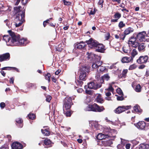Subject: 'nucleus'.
Returning <instances> with one entry per match:
<instances>
[{"label": "nucleus", "instance_id": "34", "mask_svg": "<svg viewBox=\"0 0 149 149\" xmlns=\"http://www.w3.org/2000/svg\"><path fill=\"white\" fill-rule=\"evenodd\" d=\"M105 67L103 66H101V65H100L99 66L98 68L97 69V71L99 72H103L105 70Z\"/></svg>", "mask_w": 149, "mask_h": 149}, {"label": "nucleus", "instance_id": "29", "mask_svg": "<svg viewBox=\"0 0 149 149\" xmlns=\"http://www.w3.org/2000/svg\"><path fill=\"white\" fill-rule=\"evenodd\" d=\"M12 69L16 71L17 72H19V71L18 69L15 67H3L2 68V70H10Z\"/></svg>", "mask_w": 149, "mask_h": 149}, {"label": "nucleus", "instance_id": "54", "mask_svg": "<svg viewBox=\"0 0 149 149\" xmlns=\"http://www.w3.org/2000/svg\"><path fill=\"white\" fill-rule=\"evenodd\" d=\"M64 5H70L71 4V3L70 1H67L65 0H63Z\"/></svg>", "mask_w": 149, "mask_h": 149}, {"label": "nucleus", "instance_id": "9", "mask_svg": "<svg viewBox=\"0 0 149 149\" xmlns=\"http://www.w3.org/2000/svg\"><path fill=\"white\" fill-rule=\"evenodd\" d=\"M103 132L105 134L108 135L109 137L111 136L113 134L116 132V130L114 129H111L109 127H106L104 128Z\"/></svg>", "mask_w": 149, "mask_h": 149}, {"label": "nucleus", "instance_id": "49", "mask_svg": "<svg viewBox=\"0 0 149 149\" xmlns=\"http://www.w3.org/2000/svg\"><path fill=\"white\" fill-rule=\"evenodd\" d=\"M106 145L107 146H110V145L112 144L113 142L111 140H109L106 142Z\"/></svg>", "mask_w": 149, "mask_h": 149}, {"label": "nucleus", "instance_id": "63", "mask_svg": "<svg viewBox=\"0 0 149 149\" xmlns=\"http://www.w3.org/2000/svg\"><path fill=\"white\" fill-rule=\"evenodd\" d=\"M77 90L78 93H82L83 91V90L81 88H77Z\"/></svg>", "mask_w": 149, "mask_h": 149}, {"label": "nucleus", "instance_id": "37", "mask_svg": "<svg viewBox=\"0 0 149 149\" xmlns=\"http://www.w3.org/2000/svg\"><path fill=\"white\" fill-rule=\"evenodd\" d=\"M135 90L137 92H139L141 91V87L140 84L136 85L135 88Z\"/></svg>", "mask_w": 149, "mask_h": 149}, {"label": "nucleus", "instance_id": "28", "mask_svg": "<svg viewBox=\"0 0 149 149\" xmlns=\"http://www.w3.org/2000/svg\"><path fill=\"white\" fill-rule=\"evenodd\" d=\"M96 100L97 102L102 103L103 102V99L102 98L101 95L98 94L96 96Z\"/></svg>", "mask_w": 149, "mask_h": 149}, {"label": "nucleus", "instance_id": "64", "mask_svg": "<svg viewBox=\"0 0 149 149\" xmlns=\"http://www.w3.org/2000/svg\"><path fill=\"white\" fill-rule=\"evenodd\" d=\"M130 143L127 144L125 146V148L126 149H129L130 147Z\"/></svg>", "mask_w": 149, "mask_h": 149}, {"label": "nucleus", "instance_id": "5", "mask_svg": "<svg viewBox=\"0 0 149 149\" xmlns=\"http://www.w3.org/2000/svg\"><path fill=\"white\" fill-rule=\"evenodd\" d=\"M86 42L88 45V47L91 48H95L98 43L97 41L94 40L92 38H90L88 40L86 41Z\"/></svg>", "mask_w": 149, "mask_h": 149}, {"label": "nucleus", "instance_id": "61", "mask_svg": "<svg viewBox=\"0 0 149 149\" xmlns=\"http://www.w3.org/2000/svg\"><path fill=\"white\" fill-rule=\"evenodd\" d=\"M86 93L88 94L91 95L92 94V92L91 90H86L85 91Z\"/></svg>", "mask_w": 149, "mask_h": 149}, {"label": "nucleus", "instance_id": "38", "mask_svg": "<svg viewBox=\"0 0 149 149\" xmlns=\"http://www.w3.org/2000/svg\"><path fill=\"white\" fill-rule=\"evenodd\" d=\"M28 116L29 119L31 120H33L35 118L36 116L33 113H30L28 115Z\"/></svg>", "mask_w": 149, "mask_h": 149}, {"label": "nucleus", "instance_id": "7", "mask_svg": "<svg viewBox=\"0 0 149 149\" xmlns=\"http://www.w3.org/2000/svg\"><path fill=\"white\" fill-rule=\"evenodd\" d=\"M88 88L90 89L96 90L100 88L102 85L100 83L95 84L93 82H91L88 83Z\"/></svg>", "mask_w": 149, "mask_h": 149}, {"label": "nucleus", "instance_id": "23", "mask_svg": "<svg viewBox=\"0 0 149 149\" xmlns=\"http://www.w3.org/2000/svg\"><path fill=\"white\" fill-rule=\"evenodd\" d=\"M44 143L45 145L46 146L45 147L48 148L51 146V141L50 139H46L44 141Z\"/></svg>", "mask_w": 149, "mask_h": 149}, {"label": "nucleus", "instance_id": "4", "mask_svg": "<svg viewBox=\"0 0 149 149\" xmlns=\"http://www.w3.org/2000/svg\"><path fill=\"white\" fill-rule=\"evenodd\" d=\"M130 106H119L114 110V111L117 113L119 114L123 112L130 109L131 108Z\"/></svg>", "mask_w": 149, "mask_h": 149}, {"label": "nucleus", "instance_id": "44", "mask_svg": "<svg viewBox=\"0 0 149 149\" xmlns=\"http://www.w3.org/2000/svg\"><path fill=\"white\" fill-rule=\"evenodd\" d=\"M75 83L77 85L80 86H81L83 83L82 81H80L79 80L76 81Z\"/></svg>", "mask_w": 149, "mask_h": 149}, {"label": "nucleus", "instance_id": "2", "mask_svg": "<svg viewBox=\"0 0 149 149\" xmlns=\"http://www.w3.org/2000/svg\"><path fill=\"white\" fill-rule=\"evenodd\" d=\"M21 7L20 6L17 7H16L15 9L17 12H18V13L15 19V21H24L25 17V10L24 9L22 11H21Z\"/></svg>", "mask_w": 149, "mask_h": 149}, {"label": "nucleus", "instance_id": "27", "mask_svg": "<svg viewBox=\"0 0 149 149\" xmlns=\"http://www.w3.org/2000/svg\"><path fill=\"white\" fill-rule=\"evenodd\" d=\"M134 29L131 27H129L125 29L124 31V34L125 35H127L132 32Z\"/></svg>", "mask_w": 149, "mask_h": 149}, {"label": "nucleus", "instance_id": "59", "mask_svg": "<svg viewBox=\"0 0 149 149\" xmlns=\"http://www.w3.org/2000/svg\"><path fill=\"white\" fill-rule=\"evenodd\" d=\"M123 145L121 144H118L117 146V148L118 149H123Z\"/></svg>", "mask_w": 149, "mask_h": 149}, {"label": "nucleus", "instance_id": "62", "mask_svg": "<svg viewBox=\"0 0 149 149\" xmlns=\"http://www.w3.org/2000/svg\"><path fill=\"white\" fill-rule=\"evenodd\" d=\"M5 106V104L4 103L2 102L0 104V107L1 108L3 109Z\"/></svg>", "mask_w": 149, "mask_h": 149}, {"label": "nucleus", "instance_id": "15", "mask_svg": "<svg viewBox=\"0 0 149 149\" xmlns=\"http://www.w3.org/2000/svg\"><path fill=\"white\" fill-rule=\"evenodd\" d=\"M114 90L113 88H112L111 85L109 84V88L105 89V95L107 96H110L111 95V92H113Z\"/></svg>", "mask_w": 149, "mask_h": 149}, {"label": "nucleus", "instance_id": "22", "mask_svg": "<svg viewBox=\"0 0 149 149\" xmlns=\"http://www.w3.org/2000/svg\"><path fill=\"white\" fill-rule=\"evenodd\" d=\"M110 77L108 74H106L104 75L102 77V78H101L100 79V84H102L103 83L104 80L108 81Z\"/></svg>", "mask_w": 149, "mask_h": 149}, {"label": "nucleus", "instance_id": "47", "mask_svg": "<svg viewBox=\"0 0 149 149\" xmlns=\"http://www.w3.org/2000/svg\"><path fill=\"white\" fill-rule=\"evenodd\" d=\"M139 149H146V144H141L139 146Z\"/></svg>", "mask_w": 149, "mask_h": 149}, {"label": "nucleus", "instance_id": "6", "mask_svg": "<svg viewBox=\"0 0 149 149\" xmlns=\"http://www.w3.org/2000/svg\"><path fill=\"white\" fill-rule=\"evenodd\" d=\"M91 108L92 109L91 111L95 112H101L104 109L103 107H99L95 103L91 105Z\"/></svg>", "mask_w": 149, "mask_h": 149}, {"label": "nucleus", "instance_id": "14", "mask_svg": "<svg viewBox=\"0 0 149 149\" xmlns=\"http://www.w3.org/2000/svg\"><path fill=\"white\" fill-rule=\"evenodd\" d=\"M11 147L13 149H22L23 148L22 145L17 142H13L12 144Z\"/></svg>", "mask_w": 149, "mask_h": 149}, {"label": "nucleus", "instance_id": "45", "mask_svg": "<svg viewBox=\"0 0 149 149\" xmlns=\"http://www.w3.org/2000/svg\"><path fill=\"white\" fill-rule=\"evenodd\" d=\"M122 49L123 51L125 53H127L130 52V50L127 49V47L126 46L123 47Z\"/></svg>", "mask_w": 149, "mask_h": 149}, {"label": "nucleus", "instance_id": "51", "mask_svg": "<svg viewBox=\"0 0 149 149\" xmlns=\"http://www.w3.org/2000/svg\"><path fill=\"white\" fill-rule=\"evenodd\" d=\"M117 93L119 95H123V93L122 91L120 89V88H118L117 90Z\"/></svg>", "mask_w": 149, "mask_h": 149}, {"label": "nucleus", "instance_id": "32", "mask_svg": "<svg viewBox=\"0 0 149 149\" xmlns=\"http://www.w3.org/2000/svg\"><path fill=\"white\" fill-rule=\"evenodd\" d=\"M41 132L44 135L46 136H48L50 134L49 131L47 129H45L44 130L42 129Z\"/></svg>", "mask_w": 149, "mask_h": 149}, {"label": "nucleus", "instance_id": "25", "mask_svg": "<svg viewBox=\"0 0 149 149\" xmlns=\"http://www.w3.org/2000/svg\"><path fill=\"white\" fill-rule=\"evenodd\" d=\"M72 104L67 103H64L63 105V110L64 112H65V111L69 109L70 108L71 105Z\"/></svg>", "mask_w": 149, "mask_h": 149}, {"label": "nucleus", "instance_id": "30", "mask_svg": "<svg viewBox=\"0 0 149 149\" xmlns=\"http://www.w3.org/2000/svg\"><path fill=\"white\" fill-rule=\"evenodd\" d=\"M130 54L131 55L130 57L133 60L134 58L138 54V52L136 49H133L131 52Z\"/></svg>", "mask_w": 149, "mask_h": 149}, {"label": "nucleus", "instance_id": "40", "mask_svg": "<svg viewBox=\"0 0 149 149\" xmlns=\"http://www.w3.org/2000/svg\"><path fill=\"white\" fill-rule=\"evenodd\" d=\"M51 77V74L49 73H47V74L45 76V79L47 80L48 82H49L50 81V77Z\"/></svg>", "mask_w": 149, "mask_h": 149}, {"label": "nucleus", "instance_id": "8", "mask_svg": "<svg viewBox=\"0 0 149 149\" xmlns=\"http://www.w3.org/2000/svg\"><path fill=\"white\" fill-rule=\"evenodd\" d=\"M148 58V57L147 55L141 56L136 61L138 63H145L147 62Z\"/></svg>", "mask_w": 149, "mask_h": 149}, {"label": "nucleus", "instance_id": "56", "mask_svg": "<svg viewBox=\"0 0 149 149\" xmlns=\"http://www.w3.org/2000/svg\"><path fill=\"white\" fill-rule=\"evenodd\" d=\"M16 122L17 123L20 124L22 122V120L20 118H18L16 119Z\"/></svg>", "mask_w": 149, "mask_h": 149}, {"label": "nucleus", "instance_id": "50", "mask_svg": "<svg viewBox=\"0 0 149 149\" xmlns=\"http://www.w3.org/2000/svg\"><path fill=\"white\" fill-rule=\"evenodd\" d=\"M104 2L103 0H100L98 2V4L102 8L103 7V3Z\"/></svg>", "mask_w": 149, "mask_h": 149}, {"label": "nucleus", "instance_id": "36", "mask_svg": "<svg viewBox=\"0 0 149 149\" xmlns=\"http://www.w3.org/2000/svg\"><path fill=\"white\" fill-rule=\"evenodd\" d=\"M121 17V14L118 12H117L115 13L114 17L115 19H118Z\"/></svg>", "mask_w": 149, "mask_h": 149}, {"label": "nucleus", "instance_id": "35", "mask_svg": "<svg viewBox=\"0 0 149 149\" xmlns=\"http://www.w3.org/2000/svg\"><path fill=\"white\" fill-rule=\"evenodd\" d=\"M84 109L85 111H91L92 109L91 108V105L87 104L84 108Z\"/></svg>", "mask_w": 149, "mask_h": 149}, {"label": "nucleus", "instance_id": "10", "mask_svg": "<svg viewBox=\"0 0 149 149\" xmlns=\"http://www.w3.org/2000/svg\"><path fill=\"white\" fill-rule=\"evenodd\" d=\"M87 57L88 59H90L91 61H93L96 60V59H97L99 60H100L101 57L99 56L93 54L92 53H89L87 52Z\"/></svg>", "mask_w": 149, "mask_h": 149}, {"label": "nucleus", "instance_id": "42", "mask_svg": "<svg viewBox=\"0 0 149 149\" xmlns=\"http://www.w3.org/2000/svg\"><path fill=\"white\" fill-rule=\"evenodd\" d=\"M23 22L22 21H16L15 26L16 27H18L21 26Z\"/></svg>", "mask_w": 149, "mask_h": 149}, {"label": "nucleus", "instance_id": "60", "mask_svg": "<svg viewBox=\"0 0 149 149\" xmlns=\"http://www.w3.org/2000/svg\"><path fill=\"white\" fill-rule=\"evenodd\" d=\"M105 120H106L107 122H108L109 123H110L113 125L114 124V123L113 122L110 121V120H108L107 118V117L105 118Z\"/></svg>", "mask_w": 149, "mask_h": 149}, {"label": "nucleus", "instance_id": "26", "mask_svg": "<svg viewBox=\"0 0 149 149\" xmlns=\"http://www.w3.org/2000/svg\"><path fill=\"white\" fill-rule=\"evenodd\" d=\"M86 46V44L83 42H80L76 45L77 48L79 49H84Z\"/></svg>", "mask_w": 149, "mask_h": 149}, {"label": "nucleus", "instance_id": "55", "mask_svg": "<svg viewBox=\"0 0 149 149\" xmlns=\"http://www.w3.org/2000/svg\"><path fill=\"white\" fill-rule=\"evenodd\" d=\"M110 37V34L109 33H106L105 36V40H108Z\"/></svg>", "mask_w": 149, "mask_h": 149}, {"label": "nucleus", "instance_id": "18", "mask_svg": "<svg viewBox=\"0 0 149 149\" xmlns=\"http://www.w3.org/2000/svg\"><path fill=\"white\" fill-rule=\"evenodd\" d=\"M133 59L130 56L128 57L125 56L123 57L121 60L122 62L123 63H129L130 62H132Z\"/></svg>", "mask_w": 149, "mask_h": 149}, {"label": "nucleus", "instance_id": "11", "mask_svg": "<svg viewBox=\"0 0 149 149\" xmlns=\"http://www.w3.org/2000/svg\"><path fill=\"white\" fill-rule=\"evenodd\" d=\"M146 34V32L143 31L139 32L137 35V39L141 42L146 41L145 37Z\"/></svg>", "mask_w": 149, "mask_h": 149}, {"label": "nucleus", "instance_id": "20", "mask_svg": "<svg viewBox=\"0 0 149 149\" xmlns=\"http://www.w3.org/2000/svg\"><path fill=\"white\" fill-rule=\"evenodd\" d=\"M109 136L107 134H105L102 133H99L97 135V139L100 140H102V139H105L107 138H108Z\"/></svg>", "mask_w": 149, "mask_h": 149}, {"label": "nucleus", "instance_id": "17", "mask_svg": "<svg viewBox=\"0 0 149 149\" xmlns=\"http://www.w3.org/2000/svg\"><path fill=\"white\" fill-rule=\"evenodd\" d=\"M95 48H96V51L99 52H103L105 50L103 45L99 43Z\"/></svg>", "mask_w": 149, "mask_h": 149}, {"label": "nucleus", "instance_id": "21", "mask_svg": "<svg viewBox=\"0 0 149 149\" xmlns=\"http://www.w3.org/2000/svg\"><path fill=\"white\" fill-rule=\"evenodd\" d=\"M3 39L6 42V44L8 46H10L9 45H8V43H10L9 42L10 41V36L5 35L3 36Z\"/></svg>", "mask_w": 149, "mask_h": 149}, {"label": "nucleus", "instance_id": "24", "mask_svg": "<svg viewBox=\"0 0 149 149\" xmlns=\"http://www.w3.org/2000/svg\"><path fill=\"white\" fill-rule=\"evenodd\" d=\"M90 123L93 127H94L96 130H97L99 128V125L97 121H91L90 122Z\"/></svg>", "mask_w": 149, "mask_h": 149}, {"label": "nucleus", "instance_id": "31", "mask_svg": "<svg viewBox=\"0 0 149 149\" xmlns=\"http://www.w3.org/2000/svg\"><path fill=\"white\" fill-rule=\"evenodd\" d=\"M64 103H67L69 104H72V98L70 97H66L65 99V100L64 102Z\"/></svg>", "mask_w": 149, "mask_h": 149}, {"label": "nucleus", "instance_id": "48", "mask_svg": "<svg viewBox=\"0 0 149 149\" xmlns=\"http://www.w3.org/2000/svg\"><path fill=\"white\" fill-rule=\"evenodd\" d=\"M46 100L47 102H50L51 99L52 97L49 95H47L46 96Z\"/></svg>", "mask_w": 149, "mask_h": 149}, {"label": "nucleus", "instance_id": "19", "mask_svg": "<svg viewBox=\"0 0 149 149\" xmlns=\"http://www.w3.org/2000/svg\"><path fill=\"white\" fill-rule=\"evenodd\" d=\"M146 46L144 43L139 44L138 47L139 51L141 52H143L145 51Z\"/></svg>", "mask_w": 149, "mask_h": 149}, {"label": "nucleus", "instance_id": "3", "mask_svg": "<svg viewBox=\"0 0 149 149\" xmlns=\"http://www.w3.org/2000/svg\"><path fill=\"white\" fill-rule=\"evenodd\" d=\"M89 71L88 68L86 66H82L79 71V79L80 80L85 81L86 78V72Z\"/></svg>", "mask_w": 149, "mask_h": 149}, {"label": "nucleus", "instance_id": "12", "mask_svg": "<svg viewBox=\"0 0 149 149\" xmlns=\"http://www.w3.org/2000/svg\"><path fill=\"white\" fill-rule=\"evenodd\" d=\"M10 54L9 53H6L0 55V61L8 60L10 59Z\"/></svg>", "mask_w": 149, "mask_h": 149}, {"label": "nucleus", "instance_id": "39", "mask_svg": "<svg viewBox=\"0 0 149 149\" xmlns=\"http://www.w3.org/2000/svg\"><path fill=\"white\" fill-rule=\"evenodd\" d=\"M27 84L29 88H31L32 87H36V84L35 83H27Z\"/></svg>", "mask_w": 149, "mask_h": 149}, {"label": "nucleus", "instance_id": "43", "mask_svg": "<svg viewBox=\"0 0 149 149\" xmlns=\"http://www.w3.org/2000/svg\"><path fill=\"white\" fill-rule=\"evenodd\" d=\"M125 26V24L123 23V21H120L118 24V27L120 28H121Z\"/></svg>", "mask_w": 149, "mask_h": 149}, {"label": "nucleus", "instance_id": "53", "mask_svg": "<svg viewBox=\"0 0 149 149\" xmlns=\"http://www.w3.org/2000/svg\"><path fill=\"white\" fill-rule=\"evenodd\" d=\"M64 113H65L66 116L67 117H69L71 115V112L69 111H67L65 112V111L64 112Z\"/></svg>", "mask_w": 149, "mask_h": 149}, {"label": "nucleus", "instance_id": "33", "mask_svg": "<svg viewBox=\"0 0 149 149\" xmlns=\"http://www.w3.org/2000/svg\"><path fill=\"white\" fill-rule=\"evenodd\" d=\"M133 109L134 111L136 112L140 113L141 111V110L139 108V106L137 105L134 106Z\"/></svg>", "mask_w": 149, "mask_h": 149}, {"label": "nucleus", "instance_id": "57", "mask_svg": "<svg viewBox=\"0 0 149 149\" xmlns=\"http://www.w3.org/2000/svg\"><path fill=\"white\" fill-rule=\"evenodd\" d=\"M120 139L121 140V144L124 146L125 144L127 142V141L122 138H120Z\"/></svg>", "mask_w": 149, "mask_h": 149}, {"label": "nucleus", "instance_id": "58", "mask_svg": "<svg viewBox=\"0 0 149 149\" xmlns=\"http://www.w3.org/2000/svg\"><path fill=\"white\" fill-rule=\"evenodd\" d=\"M123 99V97L122 96H118L117 97V99L118 100H122Z\"/></svg>", "mask_w": 149, "mask_h": 149}, {"label": "nucleus", "instance_id": "41", "mask_svg": "<svg viewBox=\"0 0 149 149\" xmlns=\"http://www.w3.org/2000/svg\"><path fill=\"white\" fill-rule=\"evenodd\" d=\"M137 67V66L136 64H133L130 65L129 68L130 70H132L135 69Z\"/></svg>", "mask_w": 149, "mask_h": 149}, {"label": "nucleus", "instance_id": "1", "mask_svg": "<svg viewBox=\"0 0 149 149\" xmlns=\"http://www.w3.org/2000/svg\"><path fill=\"white\" fill-rule=\"evenodd\" d=\"M10 36V40L8 44L11 46H23L26 45L29 42V41L26 39L21 38L20 36L15 34L11 30L8 31Z\"/></svg>", "mask_w": 149, "mask_h": 149}, {"label": "nucleus", "instance_id": "16", "mask_svg": "<svg viewBox=\"0 0 149 149\" xmlns=\"http://www.w3.org/2000/svg\"><path fill=\"white\" fill-rule=\"evenodd\" d=\"M136 126L138 128L143 130L145 127L146 124L144 121H142L138 123Z\"/></svg>", "mask_w": 149, "mask_h": 149}, {"label": "nucleus", "instance_id": "13", "mask_svg": "<svg viewBox=\"0 0 149 149\" xmlns=\"http://www.w3.org/2000/svg\"><path fill=\"white\" fill-rule=\"evenodd\" d=\"M102 64V62L100 61L94 60L92 63V67L93 68L97 69Z\"/></svg>", "mask_w": 149, "mask_h": 149}, {"label": "nucleus", "instance_id": "52", "mask_svg": "<svg viewBox=\"0 0 149 149\" xmlns=\"http://www.w3.org/2000/svg\"><path fill=\"white\" fill-rule=\"evenodd\" d=\"M139 43L136 41H135L133 44L132 45V47H138Z\"/></svg>", "mask_w": 149, "mask_h": 149}, {"label": "nucleus", "instance_id": "46", "mask_svg": "<svg viewBox=\"0 0 149 149\" xmlns=\"http://www.w3.org/2000/svg\"><path fill=\"white\" fill-rule=\"evenodd\" d=\"M127 72V70H124L122 73L121 74V77H125V76L126 75Z\"/></svg>", "mask_w": 149, "mask_h": 149}]
</instances>
